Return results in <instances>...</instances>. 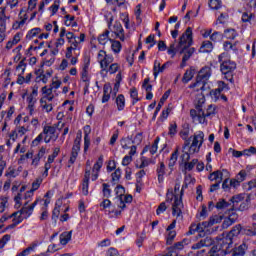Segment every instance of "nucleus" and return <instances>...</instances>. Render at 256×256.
Instances as JSON below:
<instances>
[{
  "label": "nucleus",
  "instance_id": "1",
  "mask_svg": "<svg viewBox=\"0 0 256 256\" xmlns=\"http://www.w3.org/2000/svg\"><path fill=\"white\" fill-rule=\"evenodd\" d=\"M193 45V29L188 27L185 32L181 35L177 49H180V55H183L184 61H189L195 53V48H190Z\"/></svg>",
  "mask_w": 256,
  "mask_h": 256
},
{
  "label": "nucleus",
  "instance_id": "2",
  "mask_svg": "<svg viewBox=\"0 0 256 256\" xmlns=\"http://www.w3.org/2000/svg\"><path fill=\"white\" fill-rule=\"evenodd\" d=\"M209 77H211V67L205 66L199 71L196 77V82L190 85V89L200 87L196 91H205V85L207 84V81H209Z\"/></svg>",
  "mask_w": 256,
  "mask_h": 256
},
{
  "label": "nucleus",
  "instance_id": "3",
  "mask_svg": "<svg viewBox=\"0 0 256 256\" xmlns=\"http://www.w3.org/2000/svg\"><path fill=\"white\" fill-rule=\"evenodd\" d=\"M235 69H237V63L232 60H224L220 64V71L222 75H224V79L229 81L230 83H235V79L233 78V73H235Z\"/></svg>",
  "mask_w": 256,
  "mask_h": 256
},
{
  "label": "nucleus",
  "instance_id": "4",
  "mask_svg": "<svg viewBox=\"0 0 256 256\" xmlns=\"http://www.w3.org/2000/svg\"><path fill=\"white\" fill-rule=\"evenodd\" d=\"M214 247H217L224 255H229L233 248V238H230L228 235L216 237V245Z\"/></svg>",
  "mask_w": 256,
  "mask_h": 256
},
{
  "label": "nucleus",
  "instance_id": "5",
  "mask_svg": "<svg viewBox=\"0 0 256 256\" xmlns=\"http://www.w3.org/2000/svg\"><path fill=\"white\" fill-rule=\"evenodd\" d=\"M166 203H173L172 215H174V217H181V207H183V200L181 199V196L179 198L177 195H174L173 192H167Z\"/></svg>",
  "mask_w": 256,
  "mask_h": 256
},
{
  "label": "nucleus",
  "instance_id": "6",
  "mask_svg": "<svg viewBox=\"0 0 256 256\" xmlns=\"http://www.w3.org/2000/svg\"><path fill=\"white\" fill-rule=\"evenodd\" d=\"M205 141V133L203 131H199L197 134L192 136V143L189 147V153L195 154L199 153L201 147H203V143Z\"/></svg>",
  "mask_w": 256,
  "mask_h": 256
},
{
  "label": "nucleus",
  "instance_id": "7",
  "mask_svg": "<svg viewBox=\"0 0 256 256\" xmlns=\"http://www.w3.org/2000/svg\"><path fill=\"white\" fill-rule=\"evenodd\" d=\"M83 137V133L81 132V130H79L76 134V138L74 140V144L72 147V152H71V156L69 159V162L71 165H73V163H75V161H77V157L79 155V151H81V139Z\"/></svg>",
  "mask_w": 256,
  "mask_h": 256
},
{
  "label": "nucleus",
  "instance_id": "8",
  "mask_svg": "<svg viewBox=\"0 0 256 256\" xmlns=\"http://www.w3.org/2000/svg\"><path fill=\"white\" fill-rule=\"evenodd\" d=\"M43 135H45V143H51V141L59 139V134H57V128L55 126H45L43 129Z\"/></svg>",
  "mask_w": 256,
  "mask_h": 256
},
{
  "label": "nucleus",
  "instance_id": "9",
  "mask_svg": "<svg viewBox=\"0 0 256 256\" xmlns=\"http://www.w3.org/2000/svg\"><path fill=\"white\" fill-rule=\"evenodd\" d=\"M249 249V246H247L245 243H242L240 245L232 246L230 250V256H245V253H247V250Z\"/></svg>",
  "mask_w": 256,
  "mask_h": 256
},
{
  "label": "nucleus",
  "instance_id": "10",
  "mask_svg": "<svg viewBox=\"0 0 256 256\" xmlns=\"http://www.w3.org/2000/svg\"><path fill=\"white\" fill-rule=\"evenodd\" d=\"M114 33L120 41H125V30H123V25H121V22H115L114 26Z\"/></svg>",
  "mask_w": 256,
  "mask_h": 256
},
{
  "label": "nucleus",
  "instance_id": "11",
  "mask_svg": "<svg viewBox=\"0 0 256 256\" xmlns=\"http://www.w3.org/2000/svg\"><path fill=\"white\" fill-rule=\"evenodd\" d=\"M251 205V194H248L245 201L239 207L232 205V211H247Z\"/></svg>",
  "mask_w": 256,
  "mask_h": 256
},
{
  "label": "nucleus",
  "instance_id": "12",
  "mask_svg": "<svg viewBox=\"0 0 256 256\" xmlns=\"http://www.w3.org/2000/svg\"><path fill=\"white\" fill-rule=\"evenodd\" d=\"M180 137H182V139H184V146L182 147V151L183 153H185V150L187 149V147H189V145H191V139H193V136H191L190 138L187 139V137H189V129H184L180 132Z\"/></svg>",
  "mask_w": 256,
  "mask_h": 256
},
{
  "label": "nucleus",
  "instance_id": "13",
  "mask_svg": "<svg viewBox=\"0 0 256 256\" xmlns=\"http://www.w3.org/2000/svg\"><path fill=\"white\" fill-rule=\"evenodd\" d=\"M196 256H219V250L217 246H213L208 253L205 249H202L196 253Z\"/></svg>",
  "mask_w": 256,
  "mask_h": 256
},
{
  "label": "nucleus",
  "instance_id": "14",
  "mask_svg": "<svg viewBox=\"0 0 256 256\" xmlns=\"http://www.w3.org/2000/svg\"><path fill=\"white\" fill-rule=\"evenodd\" d=\"M112 61H113V55L106 54L105 57L100 60V67L102 71H107V67L111 65Z\"/></svg>",
  "mask_w": 256,
  "mask_h": 256
},
{
  "label": "nucleus",
  "instance_id": "15",
  "mask_svg": "<svg viewBox=\"0 0 256 256\" xmlns=\"http://www.w3.org/2000/svg\"><path fill=\"white\" fill-rule=\"evenodd\" d=\"M42 183H43V179L37 178V179L32 183V189L26 193L25 199H27V197H31V195H33V193H35V191H37V189H39V187H41V184H42Z\"/></svg>",
  "mask_w": 256,
  "mask_h": 256
},
{
  "label": "nucleus",
  "instance_id": "16",
  "mask_svg": "<svg viewBox=\"0 0 256 256\" xmlns=\"http://www.w3.org/2000/svg\"><path fill=\"white\" fill-rule=\"evenodd\" d=\"M208 179L210 181H216V183H222L223 182V172H221V170H217L212 172Z\"/></svg>",
  "mask_w": 256,
  "mask_h": 256
},
{
  "label": "nucleus",
  "instance_id": "17",
  "mask_svg": "<svg viewBox=\"0 0 256 256\" xmlns=\"http://www.w3.org/2000/svg\"><path fill=\"white\" fill-rule=\"evenodd\" d=\"M199 51L200 53H211V51H213V43L209 40L204 41Z\"/></svg>",
  "mask_w": 256,
  "mask_h": 256
},
{
  "label": "nucleus",
  "instance_id": "18",
  "mask_svg": "<svg viewBox=\"0 0 256 256\" xmlns=\"http://www.w3.org/2000/svg\"><path fill=\"white\" fill-rule=\"evenodd\" d=\"M177 159H179V147H176L174 152L171 154V157L169 159L168 167L172 169V167H175V163H177Z\"/></svg>",
  "mask_w": 256,
  "mask_h": 256
},
{
  "label": "nucleus",
  "instance_id": "19",
  "mask_svg": "<svg viewBox=\"0 0 256 256\" xmlns=\"http://www.w3.org/2000/svg\"><path fill=\"white\" fill-rule=\"evenodd\" d=\"M20 213V217L23 219H29L31 215H33V211L29 208V206H23L21 210L18 211Z\"/></svg>",
  "mask_w": 256,
  "mask_h": 256
},
{
  "label": "nucleus",
  "instance_id": "20",
  "mask_svg": "<svg viewBox=\"0 0 256 256\" xmlns=\"http://www.w3.org/2000/svg\"><path fill=\"white\" fill-rule=\"evenodd\" d=\"M240 233H243V227H241V224H237L231 229L227 236L233 239V237H237Z\"/></svg>",
  "mask_w": 256,
  "mask_h": 256
},
{
  "label": "nucleus",
  "instance_id": "21",
  "mask_svg": "<svg viewBox=\"0 0 256 256\" xmlns=\"http://www.w3.org/2000/svg\"><path fill=\"white\" fill-rule=\"evenodd\" d=\"M71 235H73V231L63 232L60 235V243L61 245H67L71 241Z\"/></svg>",
  "mask_w": 256,
  "mask_h": 256
},
{
  "label": "nucleus",
  "instance_id": "22",
  "mask_svg": "<svg viewBox=\"0 0 256 256\" xmlns=\"http://www.w3.org/2000/svg\"><path fill=\"white\" fill-rule=\"evenodd\" d=\"M193 77H195V69L190 68L189 70H186V72L184 73L182 82L189 83V81H191V79H193Z\"/></svg>",
  "mask_w": 256,
  "mask_h": 256
},
{
  "label": "nucleus",
  "instance_id": "23",
  "mask_svg": "<svg viewBox=\"0 0 256 256\" xmlns=\"http://www.w3.org/2000/svg\"><path fill=\"white\" fill-rule=\"evenodd\" d=\"M156 172L158 175V183H162L165 175V163L160 162V166L157 168Z\"/></svg>",
  "mask_w": 256,
  "mask_h": 256
},
{
  "label": "nucleus",
  "instance_id": "24",
  "mask_svg": "<svg viewBox=\"0 0 256 256\" xmlns=\"http://www.w3.org/2000/svg\"><path fill=\"white\" fill-rule=\"evenodd\" d=\"M116 104L118 107V111H123L125 109V96L123 94L117 96Z\"/></svg>",
  "mask_w": 256,
  "mask_h": 256
},
{
  "label": "nucleus",
  "instance_id": "25",
  "mask_svg": "<svg viewBox=\"0 0 256 256\" xmlns=\"http://www.w3.org/2000/svg\"><path fill=\"white\" fill-rule=\"evenodd\" d=\"M111 44V49L114 53H121V42L113 39H109Z\"/></svg>",
  "mask_w": 256,
  "mask_h": 256
},
{
  "label": "nucleus",
  "instance_id": "26",
  "mask_svg": "<svg viewBox=\"0 0 256 256\" xmlns=\"http://www.w3.org/2000/svg\"><path fill=\"white\" fill-rule=\"evenodd\" d=\"M169 95H171V90H167L163 96L161 97L157 107H158V111H161V107H163V105H165V102L167 101V99H169Z\"/></svg>",
  "mask_w": 256,
  "mask_h": 256
},
{
  "label": "nucleus",
  "instance_id": "27",
  "mask_svg": "<svg viewBox=\"0 0 256 256\" xmlns=\"http://www.w3.org/2000/svg\"><path fill=\"white\" fill-rule=\"evenodd\" d=\"M231 207V203L227 202L225 199H220L216 203V209L222 210V209H229Z\"/></svg>",
  "mask_w": 256,
  "mask_h": 256
},
{
  "label": "nucleus",
  "instance_id": "28",
  "mask_svg": "<svg viewBox=\"0 0 256 256\" xmlns=\"http://www.w3.org/2000/svg\"><path fill=\"white\" fill-rule=\"evenodd\" d=\"M223 221V216L222 215H214L209 218L208 223L210 227H213V225H216L217 223H221Z\"/></svg>",
  "mask_w": 256,
  "mask_h": 256
},
{
  "label": "nucleus",
  "instance_id": "29",
  "mask_svg": "<svg viewBox=\"0 0 256 256\" xmlns=\"http://www.w3.org/2000/svg\"><path fill=\"white\" fill-rule=\"evenodd\" d=\"M130 97L133 99L132 105H135L139 101V92L137 91V88L133 87L130 89Z\"/></svg>",
  "mask_w": 256,
  "mask_h": 256
},
{
  "label": "nucleus",
  "instance_id": "30",
  "mask_svg": "<svg viewBox=\"0 0 256 256\" xmlns=\"http://www.w3.org/2000/svg\"><path fill=\"white\" fill-rule=\"evenodd\" d=\"M109 41V30H106L104 33L100 34L98 37V42L100 45H105Z\"/></svg>",
  "mask_w": 256,
  "mask_h": 256
},
{
  "label": "nucleus",
  "instance_id": "31",
  "mask_svg": "<svg viewBox=\"0 0 256 256\" xmlns=\"http://www.w3.org/2000/svg\"><path fill=\"white\" fill-rule=\"evenodd\" d=\"M245 200V194H238L233 196L230 201L232 203V205H235V207H237V203H241V201Z\"/></svg>",
  "mask_w": 256,
  "mask_h": 256
},
{
  "label": "nucleus",
  "instance_id": "32",
  "mask_svg": "<svg viewBox=\"0 0 256 256\" xmlns=\"http://www.w3.org/2000/svg\"><path fill=\"white\" fill-rule=\"evenodd\" d=\"M202 242L203 247H211V245L215 244V240L211 238V236H206L200 240Z\"/></svg>",
  "mask_w": 256,
  "mask_h": 256
},
{
  "label": "nucleus",
  "instance_id": "33",
  "mask_svg": "<svg viewBox=\"0 0 256 256\" xmlns=\"http://www.w3.org/2000/svg\"><path fill=\"white\" fill-rule=\"evenodd\" d=\"M199 163V160L197 159H193L191 162L186 161V163H184V167L186 169V171H193L194 167Z\"/></svg>",
  "mask_w": 256,
  "mask_h": 256
},
{
  "label": "nucleus",
  "instance_id": "34",
  "mask_svg": "<svg viewBox=\"0 0 256 256\" xmlns=\"http://www.w3.org/2000/svg\"><path fill=\"white\" fill-rule=\"evenodd\" d=\"M27 101H28V109L30 111V114L33 115L36 100L33 98V95H30V96H28Z\"/></svg>",
  "mask_w": 256,
  "mask_h": 256
},
{
  "label": "nucleus",
  "instance_id": "35",
  "mask_svg": "<svg viewBox=\"0 0 256 256\" xmlns=\"http://www.w3.org/2000/svg\"><path fill=\"white\" fill-rule=\"evenodd\" d=\"M197 111H198V117H196V120H198V123H205V118L208 117L205 114V111L200 110L199 106H197Z\"/></svg>",
  "mask_w": 256,
  "mask_h": 256
},
{
  "label": "nucleus",
  "instance_id": "36",
  "mask_svg": "<svg viewBox=\"0 0 256 256\" xmlns=\"http://www.w3.org/2000/svg\"><path fill=\"white\" fill-rule=\"evenodd\" d=\"M102 193H103V197H106V199H109V197H111V189L109 188V184L107 183H103L102 184Z\"/></svg>",
  "mask_w": 256,
  "mask_h": 256
},
{
  "label": "nucleus",
  "instance_id": "37",
  "mask_svg": "<svg viewBox=\"0 0 256 256\" xmlns=\"http://www.w3.org/2000/svg\"><path fill=\"white\" fill-rule=\"evenodd\" d=\"M115 193L119 199H123V197H125V187L122 185H117L115 188Z\"/></svg>",
  "mask_w": 256,
  "mask_h": 256
},
{
  "label": "nucleus",
  "instance_id": "38",
  "mask_svg": "<svg viewBox=\"0 0 256 256\" xmlns=\"http://www.w3.org/2000/svg\"><path fill=\"white\" fill-rule=\"evenodd\" d=\"M238 210H233V206L228 210L229 216L228 218L234 221V223H237V220L239 219V215L237 214Z\"/></svg>",
  "mask_w": 256,
  "mask_h": 256
},
{
  "label": "nucleus",
  "instance_id": "39",
  "mask_svg": "<svg viewBox=\"0 0 256 256\" xmlns=\"http://www.w3.org/2000/svg\"><path fill=\"white\" fill-rule=\"evenodd\" d=\"M226 39H235L237 37V31L235 29H227L224 31Z\"/></svg>",
  "mask_w": 256,
  "mask_h": 256
},
{
  "label": "nucleus",
  "instance_id": "40",
  "mask_svg": "<svg viewBox=\"0 0 256 256\" xmlns=\"http://www.w3.org/2000/svg\"><path fill=\"white\" fill-rule=\"evenodd\" d=\"M101 167H103V155L99 156L97 162L93 166V171H97V173H99V171H101Z\"/></svg>",
  "mask_w": 256,
  "mask_h": 256
},
{
  "label": "nucleus",
  "instance_id": "41",
  "mask_svg": "<svg viewBox=\"0 0 256 256\" xmlns=\"http://www.w3.org/2000/svg\"><path fill=\"white\" fill-rule=\"evenodd\" d=\"M168 135H170L171 137H175V135H177V123L176 122L170 123Z\"/></svg>",
  "mask_w": 256,
  "mask_h": 256
},
{
  "label": "nucleus",
  "instance_id": "42",
  "mask_svg": "<svg viewBox=\"0 0 256 256\" xmlns=\"http://www.w3.org/2000/svg\"><path fill=\"white\" fill-rule=\"evenodd\" d=\"M59 215H61V206H55L52 211V220L57 222V219H59Z\"/></svg>",
  "mask_w": 256,
  "mask_h": 256
},
{
  "label": "nucleus",
  "instance_id": "43",
  "mask_svg": "<svg viewBox=\"0 0 256 256\" xmlns=\"http://www.w3.org/2000/svg\"><path fill=\"white\" fill-rule=\"evenodd\" d=\"M210 9H221V0H209Z\"/></svg>",
  "mask_w": 256,
  "mask_h": 256
},
{
  "label": "nucleus",
  "instance_id": "44",
  "mask_svg": "<svg viewBox=\"0 0 256 256\" xmlns=\"http://www.w3.org/2000/svg\"><path fill=\"white\" fill-rule=\"evenodd\" d=\"M41 32V28H33L31 29L28 34L26 35L27 39H32L35 36L39 35V33Z\"/></svg>",
  "mask_w": 256,
  "mask_h": 256
},
{
  "label": "nucleus",
  "instance_id": "45",
  "mask_svg": "<svg viewBox=\"0 0 256 256\" xmlns=\"http://www.w3.org/2000/svg\"><path fill=\"white\" fill-rule=\"evenodd\" d=\"M177 51H181V49H177V46L175 47V43H172L168 50H167V53L168 55H172V58L175 57V55H177Z\"/></svg>",
  "mask_w": 256,
  "mask_h": 256
},
{
  "label": "nucleus",
  "instance_id": "46",
  "mask_svg": "<svg viewBox=\"0 0 256 256\" xmlns=\"http://www.w3.org/2000/svg\"><path fill=\"white\" fill-rule=\"evenodd\" d=\"M89 65H91V58L89 56L84 57V67L82 73H89Z\"/></svg>",
  "mask_w": 256,
  "mask_h": 256
},
{
  "label": "nucleus",
  "instance_id": "47",
  "mask_svg": "<svg viewBox=\"0 0 256 256\" xmlns=\"http://www.w3.org/2000/svg\"><path fill=\"white\" fill-rule=\"evenodd\" d=\"M108 73H110V75H113L114 73H117V71H119V64L117 63H113L109 66L108 69L104 70Z\"/></svg>",
  "mask_w": 256,
  "mask_h": 256
},
{
  "label": "nucleus",
  "instance_id": "48",
  "mask_svg": "<svg viewBox=\"0 0 256 256\" xmlns=\"http://www.w3.org/2000/svg\"><path fill=\"white\" fill-rule=\"evenodd\" d=\"M1 203H0V213H5V209H7V203H8V198L7 197H0Z\"/></svg>",
  "mask_w": 256,
  "mask_h": 256
},
{
  "label": "nucleus",
  "instance_id": "49",
  "mask_svg": "<svg viewBox=\"0 0 256 256\" xmlns=\"http://www.w3.org/2000/svg\"><path fill=\"white\" fill-rule=\"evenodd\" d=\"M8 241H11V235L6 234L0 239V249H3Z\"/></svg>",
  "mask_w": 256,
  "mask_h": 256
},
{
  "label": "nucleus",
  "instance_id": "50",
  "mask_svg": "<svg viewBox=\"0 0 256 256\" xmlns=\"http://www.w3.org/2000/svg\"><path fill=\"white\" fill-rule=\"evenodd\" d=\"M145 43L147 44V45H150L149 47H148V49H151V47H154V45H155V35L154 34H150L147 38H146V41H145Z\"/></svg>",
  "mask_w": 256,
  "mask_h": 256
},
{
  "label": "nucleus",
  "instance_id": "51",
  "mask_svg": "<svg viewBox=\"0 0 256 256\" xmlns=\"http://www.w3.org/2000/svg\"><path fill=\"white\" fill-rule=\"evenodd\" d=\"M235 223L231 218L226 217L222 223V229H229Z\"/></svg>",
  "mask_w": 256,
  "mask_h": 256
},
{
  "label": "nucleus",
  "instance_id": "52",
  "mask_svg": "<svg viewBox=\"0 0 256 256\" xmlns=\"http://www.w3.org/2000/svg\"><path fill=\"white\" fill-rule=\"evenodd\" d=\"M142 141H143V133H138L132 140V143L134 145H141Z\"/></svg>",
  "mask_w": 256,
  "mask_h": 256
},
{
  "label": "nucleus",
  "instance_id": "53",
  "mask_svg": "<svg viewBox=\"0 0 256 256\" xmlns=\"http://www.w3.org/2000/svg\"><path fill=\"white\" fill-rule=\"evenodd\" d=\"M82 194L85 196L89 195V181H87V180H83Z\"/></svg>",
  "mask_w": 256,
  "mask_h": 256
},
{
  "label": "nucleus",
  "instance_id": "54",
  "mask_svg": "<svg viewBox=\"0 0 256 256\" xmlns=\"http://www.w3.org/2000/svg\"><path fill=\"white\" fill-rule=\"evenodd\" d=\"M158 145H159V137H157L154 140V143L151 146V149H150L151 155H155V153H157Z\"/></svg>",
  "mask_w": 256,
  "mask_h": 256
},
{
  "label": "nucleus",
  "instance_id": "55",
  "mask_svg": "<svg viewBox=\"0 0 256 256\" xmlns=\"http://www.w3.org/2000/svg\"><path fill=\"white\" fill-rule=\"evenodd\" d=\"M255 18V15L253 14H249L247 12H244L242 14V21L243 23H249V21H251V19Z\"/></svg>",
  "mask_w": 256,
  "mask_h": 256
},
{
  "label": "nucleus",
  "instance_id": "56",
  "mask_svg": "<svg viewBox=\"0 0 256 256\" xmlns=\"http://www.w3.org/2000/svg\"><path fill=\"white\" fill-rule=\"evenodd\" d=\"M244 155L251 157V155H256V148L251 146L248 149L243 150Z\"/></svg>",
  "mask_w": 256,
  "mask_h": 256
},
{
  "label": "nucleus",
  "instance_id": "57",
  "mask_svg": "<svg viewBox=\"0 0 256 256\" xmlns=\"http://www.w3.org/2000/svg\"><path fill=\"white\" fill-rule=\"evenodd\" d=\"M121 179V168H117L114 173H112V181H119Z\"/></svg>",
  "mask_w": 256,
  "mask_h": 256
},
{
  "label": "nucleus",
  "instance_id": "58",
  "mask_svg": "<svg viewBox=\"0 0 256 256\" xmlns=\"http://www.w3.org/2000/svg\"><path fill=\"white\" fill-rule=\"evenodd\" d=\"M165 211H167V205L165 204V202H162L156 210V215H159L160 213H165Z\"/></svg>",
  "mask_w": 256,
  "mask_h": 256
},
{
  "label": "nucleus",
  "instance_id": "59",
  "mask_svg": "<svg viewBox=\"0 0 256 256\" xmlns=\"http://www.w3.org/2000/svg\"><path fill=\"white\" fill-rule=\"evenodd\" d=\"M159 67H161V62L155 60L154 61V68H153L155 79H157V76L159 75Z\"/></svg>",
  "mask_w": 256,
  "mask_h": 256
},
{
  "label": "nucleus",
  "instance_id": "60",
  "mask_svg": "<svg viewBox=\"0 0 256 256\" xmlns=\"http://www.w3.org/2000/svg\"><path fill=\"white\" fill-rule=\"evenodd\" d=\"M206 117H211V115H215V105L211 104L208 106L207 110H206Z\"/></svg>",
  "mask_w": 256,
  "mask_h": 256
},
{
  "label": "nucleus",
  "instance_id": "61",
  "mask_svg": "<svg viewBox=\"0 0 256 256\" xmlns=\"http://www.w3.org/2000/svg\"><path fill=\"white\" fill-rule=\"evenodd\" d=\"M211 41L214 43H217V41H221V33L219 32H214L213 34L210 35Z\"/></svg>",
  "mask_w": 256,
  "mask_h": 256
},
{
  "label": "nucleus",
  "instance_id": "62",
  "mask_svg": "<svg viewBox=\"0 0 256 256\" xmlns=\"http://www.w3.org/2000/svg\"><path fill=\"white\" fill-rule=\"evenodd\" d=\"M113 91V88L111 87V84H105L103 86V95H111V92Z\"/></svg>",
  "mask_w": 256,
  "mask_h": 256
},
{
  "label": "nucleus",
  "instance_id": "63",
  "mask_svg": "<svg viewBox=\"0 0 256 256\" xmlns=\"http://www.w3.org/2000/svg\"><path fill=\"white\" fill-rule=\"evenodd\" d=\"M221 93H223L221 90H219V88L212 90L210 92L211 97H214V99L217 101L219 99V97L221 96Z\"/></svg>",
  "mask_w": 256,
  "mask_h": 256
},
{
  "label": "nucleus",
  "instance_id": "64",
  "mask_svg": "<svg viewBox=\"0 0 256 256\" xmlns=\"http://www.w3.org/2000/svg\"><path fill=\"white\" fill-rule=\"evenodd\" d=\"M59 3V0H55L54 4L50 7V9L52 10V15H55L59 11Z\"/></svg>",
  "mask_w": 256,
  "mask_h": 256
}]
</instances>
